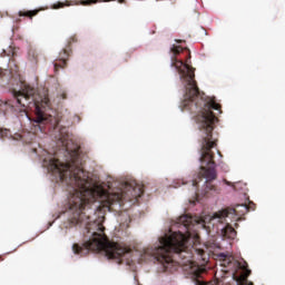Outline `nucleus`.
Wrapping results in <instances>:
<instances>
[{
	"mask_svg": "<svg viewBox=\"0 0 285 285\" xmlns=\"http://www.w3.org/2000/svg\"><path fill=\"white\" fill-rule=\"evenodd\" d=\"M66 137L67 134H61L58 139L65 146L70 160L62 163L53 156L45 158L43 166L68 186L69 213H71L69 222L71 226L85 224L83 244H73L72 250L75 255L83 257L90 250L94 253H101L104 250L109 259H118V264H124V262L130 264L132 261V249L108 240V236L105 233L106 227H104L101 220H90L91 216L87 212L90 210L92 215H97V210H101V204L105 207H110L115 206V204L121 205L124 202L139 199L144 195V186L137 185V183H126L122 190L112 194L94 187L88 171L83 170L79 147L70 149L68 142H66Z\"/></svg>",
	"mask_w": 285,
	"mask_h": 285,
	"instance_id": "1",
	"label": "nucleus"
},
{
	"mask_svg": "<svg viewBox=\"0 0 285 285\" xmlns=\"http://www.w3.org/2000/svg\"><path fill=\"white\" fill-rule=\"evenodd\" d=\"M170 52L174 55L171 57V68H176L186 90L180 108L181 110L198 112L196 122L202 132L200 164L209 166L207 168L202 166L198 175H217V170H215V153H213V148L217 146V140L213 139V130H215V122L218 119L213 110L222 112V105L217 104L215 99L204 98V94L199 91L197 80H195V68L188 65V62L177 59L176 55H181L184 48L174 45L170 48Z\"/></svg>",
	"mask_w": 285,
	"mask_h": 285,
	"instance_id": "2",
	"label": "nucleus"
},
{
	"mask_svg": "<svg viewBox=\"0 0 285 285\" xmlns=\"http://www.w3.org/2000/svg\"><path fill=\"white\" fill-rule=\"evenodd\" d=\"M190 234L186 232H174L170 235H165L159 238V245L149 247L145 250V255L154 257L158 264L168 271L170 266H175V255L181 259H190V252H188V242Z\"/></svg>",
	"mask_w": 285,
	"mask_h": 285,
	"instance_id": "3",
	"label": "nucleus"
},
{
	"mask_svg": "<svg viewBox=\"0 0 285 285\" xmlns=\"http://www.w3.org/2000/svg\"><path fill=\"white\" fill-rule=\"evenodd\" d=\"M13 97L17 100V104L23 108H26V102H23L22 99L29 101V106H33L36 112L35 124L39 126L40 130L41 125L52 121V116L48 117L46 116V111H43L50 106V99L46 96L37 95V91L30 85L22 83L20 91H13Z\"/></svg>",
	"mask_w": 285,
	"mask_h": 285,
	"instance_id": "4",
	"label": "nucleus"
},
{
	"mask_svg": "<svg viewBox=\"0 0 285 285\" xmlns=\"http://www.w3.org/2000/svg\"><path fill=\"white\" fill-rule=\"evenodd\" d=\"M236 213L237 209L235 208L222 209L212 216H206L204 224H213V226H215V224H226V226L222 228V236L225 239H235V237H237V230L233 228L227 218L230 217V215H235Z\"/></svg>",
	"mask_w": 285,
	"mask_h": 285,
	"instance_id": "5",
	"label": "nucleus"
},
{
	"mask_svg": "<svg viewBox=\"0 0 285 285\" xmlns=\"http://www.w3.org/2000/svg\"><path fill=\"white\" fill-rule=\"evenodd\" d=\"M70 57V49H63L58 59L53 62L55 72H59L62 68H66L68 58Z\"/></svg>",
	"mask_w": 285,
	"mask_h": 285,
	"instance_id": "6",
	"label": "nucleus"
},
{
	"mask_svg": "<svg viewBox=\"0 0 285 285\" xmlns=\"http://www.w3.org/2000/svg\"><path fill=\"white\" fill-rule=\"evenodd\" d=\"M178 224H181V226H184L186 230H188V228L190 227V224H193V217L188 215L180 216L178 218Z\"/></svg>",
	"mask_w": 285,
	"mask_h": 285,
	"instance_id": "7",
	"label": "nucleus"
},
{
	"mask_svg": "<svg viewBox=\"0 0 285 285\" xmlns=\"http://www.w3.org/2000/svg\"><path fill=\"white\" fill-rule=\"evenodd\" d=\"M40 10L35 9V10H29V11H19L18 16L19 17H28V19H32L33 17H37L39 14Z\"/></svg>",
	"mask_w": 285,
	"mask_h": 285,
	"instance_id": "8",
	"label": "nucleus"
},
{
	"mask_svg": "<svg viewBox=\"0 0 285 285\" xmlns=\"http://www.w3.org/2000/svg\"><path fill=\"white\" fill-rule=\"evenodd\" d=\"M224 184H226V186H230L232 188H234V190H244V187L246 186V184L238 181V183H232L228 180H224Z\"/></svg>",
	"mask_w": 285,
	"mask_h": 285,
	"instance_id": "9",
	"label": "nucleus"
},
{
	"mask_svg": "<svg viewBox=\"0 0 285 285\" xmlns=\"http://www.w3.org/2000/svg\"><path fill=\"white\" fill-rule=\"evenodd\" d=\"M237 208H242L243 215H246L249 210H255V204L249 203L248 205H238Z\"/></svg>",
	"mask_w": 285,
	"mask_h": 285,
	"instance_id": "10",
	"label": "nucleus"
},
{
	"mask_svg": "<svg viewBox=\"0 0 285 285\" xmlns=\"http://www.w3.org/2000/svg\"><path fill=\"white\" fill-rule=\"evenodd\" d=\"M220 259L223 261V266H228L233 262V257H228L225 254H220Z\"/></svg>",
	"mask_w": 285,
	"mask_h": 285,
	"instance_id": "11",
	"label": "nucleus"
},
{
	"mask_svg": "<svg viewBox=\"0 0 285 285\" xmlns=\"http://www.w3.org/2000/svg\"><path fill=\"white\" fill-rule=\"evenodd\" d=\"M66 6H70V3H68V1L66 2H57L52 6L53 10H59V8H66Z\"/></svg>",
	"mask_w": 285,
	"mask_h": 285,
	"instance_id": "12",
	"label": "nucleus"
},
{
	"mask_svg": "<svg viewBox=\"0 0 285 285\" xmlns=\"http://www.w3.org/2000/svg\"><path fill=\"white\" fill-rule=\"evenodd\" d=\"M202 273H206V269L197 267L196 271L194 272V276L196 278H199L202 277Z\"/></svg>",
	"mask_w": 285,
	"mask_h": 285,
	"instance_id": "13",
	"label": "nucleus"
},
{
	"mask_svg": "<svg viewBox=\"0 0 285 285\" xmlns=\"http://www.w3.org/2000/svg\"><path fill=\"white\" fill-rule=\"evenodd\" d=\"M81 6H92V3H99V0H82Z\"/></svg>",
	"mask_w": 285,
	"mask_h": 285,
	"instance_id": "14",
	"label": "nucleus"
},
{
	"mask_svg": "<svg viewBox=\"0 0 285 285\" xmlns=\"http://www.w3.org/2000/svg\"><path fill=\"white\" fill-rule=\"evenodd\" d=\"M8 135H10V130L0 128V139L8 137Z\"/></svg>",
	"mask_w": 285,
	"mask_h": 285,
	"instance_id": "15",
	"label": "nucleus"
},
{
	"mask_svg": "<svg viewBox=\"0 0 285 285\" xmlns=\"http://www.w3.org/2000/svg\"><path fill=\"white\" fill-rule=\"evenodd\" d=\"M29 57H31L33 61H37V59L39 58V55L35 50H30Z\"/></svg>",
	"mask_w": 285,
	"mask_h": 285,
	"instance_id": "16",
	"label": "nucleus"
},
{
	"mask_svg": "<svg viewBox=\"0 0 285 285\" xmlns=\"http://www.w3.org/2000/svg\"><path fill=\"white\" fill-rule=\"evenodd\" d=\"M196 253L197 255H199V257H203V259H206L204 258V256L206 255V252L204 249H196Z\"/></svg>",
	"mask_w": 285,
	"mask_h": 285,
	"instance_id": "17",
	"label": "nucleus"
},
{
	"mask_svg": "<svg viewBox=\"0 0 285 285\" xmlns=\"http://www.w3.org/2000/svg\"><path fill=\"white\" fill-rule=\"evenodd\" d=\"M58 128H59V120H55L53 130H57Z\"/></svg>",
	"mask_w": 285,
	"mask_h": 285,
	"instance_id": "18",
	"label": "nucleus"
},
{
	"mask_svg": "<svg viewBox=\"0 0 285 285\" xmlns=\"http://www.w3.org/2000/svg\"><path fill=\"white\" fill-rule=\"evenodd\" d=\"M61 98L62 99H68V96L66 95V92L61 94Z\"/></svg>",
	"mask_w": 285,
	"mask_h": 285,
	"instance_id": "19",
	"label": "nucleus"
},
{
	"mask_svg": "<svg viewBox=\"0 0 285 285\" xmlns=\"http://www.w3.org/2000/svg\"><path fill=\"white\" fill-rule=\"evenodd\" d=\"M126 0H118V3H125Z\"/></svg>",
	"mask_w": 285,
	"mask_h": 285,
	"instance_id": "20",
	"label": "nucleus"
},
{
	"mask_svg": "<svg viewBox=\"0 0 285 285\" xmlns=\"http://www.w3.org/2000/svg\"><path fill=\"white\" fill-rule=\"evenodd\" d=\"M177 43H181V40H176Z\"/></svg>",
	"mask_w": 285,
	"mask_h": 285,
	"instance_id": "21",
	"label": "nucleus"
},
{
	"mask_svg": "<svg viewBox=\"0 0 285 285\" xmlns=\"http://www.w3.org/2000/svg\"><path fill=\"white\" fill-rule=\"evenodd\" d=\"M189 59H190V51L188 50Z\"/></svg>",
	"mask_w": 285,
	"mask_h": 285,
	"instance_id": "22",
	"label": "nucleus"
},
{
	"mask_svg": "<svg viewBox=\"0 0 285 285\" xmlns=\"http://www.w3.org/2000/svg\"><path fill=\"white\" fill-rule=\"evenodd\" d=\"M200 285H204V283H200Z\"/></svg>",
	"mask_w": 285,
	"mask_h": 285,
	"instance_id": "23",
	"label": "nucleus"
}]
</instances>
